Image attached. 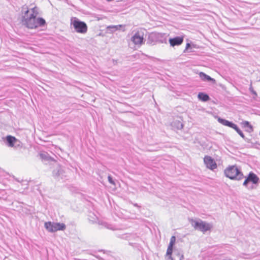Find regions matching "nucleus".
<instances>
[{"instance_id": "f257e3e1", "label": "nucleus", "mask_w": 260, "mask_h": 260, "mask_svg": "<svg viewBox=\"0 0 260 260\" xmlns=\"http://www.w3.org/2000/svg\"><path fill=\"white\" fill-rule=\"evenodd\" d=\"M22 22L28 28H36V17L38 15V8L37 7L28 9L27 6L22 7Z\"/></svg>"}, {"instance_id": "f03ea898", "label": "nucleus", "mask_w": 260, "mask_h": 260, "mask_svg": "<svg viewBox=\"0 0 260 260\" xmlns=\"http://www.w3.org/2000/svg\"><path fill=\"white\" fill-rule=\"evenodd\" d=\"M226 177L232 180H240L244 176L242 172L235 166H230L224 170Z\"/></svg>"}, {"instance_id": "7ed1b4c3", "label": "nucleus", "mask_w": 260, "mask_h": 260, "mask_svg": "<svg viewBox=\"0 0 260 260\" xmlns=\"http://www.w3.org/2000/svg\"><path fill=\"white\" fill-rule=\"evenodd\" d=\"M71 25H73L75 30L78 33L84 34L87 31L88 27L86 23L76 17L71 19Z\"/></svg>"}, {"instance_id": "20e7f679", "label": "nucleus", "mask_w": 260, "mask_h": 260, "mask_svg": "<svg viewBox=\"0 0 260 260\" xmlns=\"http://www.w3.org/2000/svg\"><path fill=\"white\" fill-rule=\"evenodd\" d=\"M191 223L196 230H198L203 233H205L207 231L210 230L212 228V225L211 224L207 223L201 220H192Z\"/></svg>"}, {"instance_id": "39448f33", "label": "nucleus", "mask_w": 260, "mask_h": 260, "mask_svg": "<svg viewBox=\"0 0 260 260\" xmlns=\"http://www.w3.org/2000/svg\"><path fill=\"white\" fill-rule=\"evenodd\" d=\"M131 41L136 45L141 46L145 42L144 32L142 31H138L131 38Z\"/></svg>"}, {"instance_id": "423d86ee", "label": "nucleus", "mask_w": 260, "mask_h": 260, "mask_svg": "<svg viewBox=\"0 0 260 260\" xmlns=\"http://www.w3.org/2000/svg\"><path fill=\"white\" fill-rule=\"evenodd\" d=\"M259 178L257 177V176L253 172H250L248 175V176L246 177L245 180H244L243 185L246 187H248V184L249 182H251L253 184H256L258 183L259 181Z\"/></svg>"}, {"instance_id": "0eeeda50", "label": "nucleus", "mask_w": 260, "mask_h": 260, "mask_svg": "<svg viewBox=\"0 0 260 260\" xmlns=\"http://www.w3.org/2000/svg\"><path fill=\"white\" fill-rule=\"evenodd\" d=\"M204 161L208 169L213 170L217 168V164L214 160L209 156H205L204 158Z\"/></svg>"}, {"instance_id": "6e6552de", "label": "nucleus", "mask_w": 260, "mask_h": 260, "mask_svg": "<svg viewBox=\"0 0 260 260\" xmlns=\"http://www.w3.org/2000/svg\"><path fill=\"white\" fill-rule=\"evenodd\" d=\"M183 36H177L173 38H170L169 42L171 46L174 47L180 45L183 43Z\"/></svg>"}, {"instance_id": "1a4fd4ad", "label": "nucleus", "mask_w": 260, "mask_h": 260, "mask_svg": "<svg viewBox=\"0 0 260 260\" xmlns=\"http://www.w3.org/2000/svg\"><path fill=\"white\" fill-rule=\"evenodd\" d=\"M64 173V171L62 169V168L61 167V166L57 165L56 167L55 168V169L53 171V176L57 178L58 179L59 178H63V174Z\"/></svg>"}, {"instance_id": "9d476101", "label": "nucleus", "mask_w": 260, "mask_h": 260, "mask_svg": "<svg viewBox=\"0 0 260 260\" xmlns=\"http://www.w3.org/2000/svg\"><path fill=\"white\" fill-rule=\"evenodd\" d=\"M54 232L57 231H63L66 229V224L63 223L53 222Z\"/></svg>"}, {"instance_id": "9b49d317", "label": "nucleus", "mask_w": 260, "mask_h": 260, "mask_svg": "<svg viewBox=\"0 0 260 260\" xmlns=\"http://www.w3.org/2000/svg\"><path fill=\"white\" fill-rule=\"evenodd\" d=\"M218 121L220 123L222 124V125L227 126L231 127V128H233L235 124V123H233L231 121H230L229 120H227L226 119H223V118H221L220 117H219L218 118Z\"/></svg>"}, {"instance_id": "f8f14e48", "label": "nucleus", "mask_w": 260, "mask_h": 260, "mask_svg": "<svg viewBox=\"0 0 260 260\" xmlns=\"http://www.w3.org/2000/svg\"><path fill=\"white\" fill-rule=\"evenodd\" d=\"M199 76L200 78L204 81H212L213 82H215V80L214 79L212 78L210 76H208V75L206 74L203 72H200L199 74Z\"/></svg>"}, {"instance_id": "ddd939ff", "label": "nucleus", "mask_w": 260, "mask_h": 260, "mask_svg": "<svg viewBox=\"0 0 260 260\" xmlns=\"http://www.w3.org/2000/svg\"><path fill=\"white\" fill-rule=\"evenodd\" d=\"M6 141L8 146L12 147L14 146V144L17 141V139L13 136H8L6 137Z\"/></svg>"}, {"instance_id": "4468645a", "label": "nucleus", "mask_w": 260, "mask_h": 260, "mask_svg": "<svg viewBox=\"0 0 260 260\" xmlns=\"http://www.w3.org/2000/svg\"><path fill=\"white\" fill-rule=\"evenodd\" d=\"M198 98L200 101L202 102H207L210 100L209 96L204 92H199Z\"/></svg>"}, {"instance_id": "2eb2a0df", "label": "nucleus", "mask_w": 260, "mask_h": 260, "mask_svg": "<svg viewBox=\"0 0 260 260\" xmlns=\"http://www.w3.org/2000/svg\"><path fill=\"white\" fill-rule=\"evenodd\" d=\"M40 156L41 159L45 161L54 160V159L49 156L48 153L46 152L40 153Z\"/></svg>"}, {"instance_id": "dca6fc26", "label": "nucleus", "mask_w": 260, "mask_h": 260, "mask_svg": "<svg viewBox=\"0 0 260 260\" xmlns=\"http://www.w3.org/2000/svg\"><path fill=\"white\" fill-rule=\"evenodd\" d=\"M45 229L50 233H53V222L51 221L46 222L44 224Z\"/></svg>"}, {"instance_id": "f3484780", "label": "nucleus", "mask_w": 260, "mask_h": 260, "mask_svg": "<svg viewBox=\"0 0 260 260\" xmlns=\"http://www.w3.org/2000/svg\"><path fill=\"white\" fill-rule=\"evenodd\" d=\"M36 28H37L40 26H44L46 24V21L43 18L39 17L36 18Z\"/></svg>"}, {"instance_id": "a211bd4d", "label": "nucleus", "mask_w": 260, "mask_h": 260, "mask_svg": "<svg viewBox=\"0 0 260 260\" xmlns=\"http://www.w3.org/2000/svg\"><path fill=\"white\" fill-rule=\"evenodd\" d=\"M173 252V246H168L167 250V255L168 256V259L170 260H174L172 256V254Z\"/></svg>"}, {"instance_id": "6ab92c4d", "label": "nucleus", "mask_w": 260, "mask_h": 260, "mask_svg": "<svg viewBox=\"0 0 260 260\" xmlns=\"http://www.w3.org/2000/svg\"><path fill=\"white\" fill-rule=\"evenodd\" d=\"M103 225L106 228L113 231L117 230L118 229L116 226L107 222L104 223Z\"/></svg>"}, {"instance_id": "aec40b11", "label": "nucleus", "mask_w": 260, "mask_h": 260, "mask_svg": "<svg viewBox=\"0 0 260 260\" xmlns=\"http://www.w3.org/2000/svg\"><path fill=\"white\" fill-rule=\"evenodd\" d=\"M232 128L234 129L242 138H244L245 136L244 134L236 124Z\"/></svg>"}, {"instance_id": "412c9836", "label": "nucleus", "mask_w": 260, "mask_h": 260, "mask_svg": "<svg viewBox=\"0 0 260 260\" xmlns=\"http://www.w3.org/2000/svg\"><path fill=\"white\" fill-rule=\"evenodd\" d=\"M121 27V25H110L107 28L111 30V31H114L118 29H119L120 27Z\"/></svg>"}, {"instance_id": "4be33fe9", "label": "nucleus", "mask_w": 260, "mask_h": 260, "mask_svg": "<svg viewBox=\"0 0 260 260\" xmlns=\"http://www.w3.org/2000/svg\"><path fill=\"white\" fill-rule=\"evenodd\" d=\"M154 36L155 38L159 39L163 38L166 36V34L163 33H155Z\"/></svg>"}, {"instance_id": "5701e85b", "label": "nucleus", "mask_w": 260, "mask_h": 260, "mask_svg": "<svg viewBox=\"0 0 260 260\" xmlns=\"http://www.w3.org/2000/svg\"><path fill=\"white\" fill-rule=\"evenodd\" d=\"M175 240H176V238L175 236H172V237L171 238V239H170V243H169V246H173V245L174 244H175Z\"/></svg>"}, {"instance_id": "b1692460", "label": "nucleus", "mask_w": 260, "mask_h": 260, "mask_svg": "<svg viewBox=\"0 0 260 260\" xmlns=\"http://www.w3.org/2000/svg\"><path fill=\"white\" fill-rule=\"evenodd\" d=\"M174 256H177L179 260H183L184 257H183V255L181 253H176V251L174 252Z\"/></svg>"}, {"instance_id": "393cba45", "label": "nucleus", "mask_w": 260, "mask_h": 260, "mask_svg": "<svg viewBox=\"0 0 260 260\" xmlns=\"http://www.w3.org/2000/svg\"><path fill=\"white\" fill-rule=\"evenodd\" d=\"M243 125L245 127H249L250 129H252V125L250 124V123L248 121H245L243 122Z\"/></svg>"}, {"instance_id": "a878e982", "label": "nucleus", "mask_w": 260, "mask_h": 260, "mask_svg": "<svg viewBox=\"0 0 260 260\" xmlns=\"http://www.w3.org/2000/svg\"><path fill=\"white\" fill-rule=\"evenodd\" d=\"M108 181L109 182V183L111 184H113L114 185L115 184V182L113 179V178L110 175H109L108 177Z\"/></svg>"}, {"instance_id": "bb28decb", "label": "nucleus", "mask_w": 260, "mask_h": 260, "mask_svg": "<svg viewBox=\"0 0 260 260\" xmlns=\"http://www.w3.org/2000/svg\"><path fill=\"white\" fill-rule=\"evenodd\" d=\"M190 48H191V45L190 43H187L186 45V47L185 50H184V52L187 51Z\"/></svg>"}, {"instance_id": "cd10ccee", "label": "nucleus", "mask_w": 260, "mask_h": 260, "mask_svg": "<svg viewBox=\"0 0 260 260\" xmlns=\"http://www.w3.org/2000/svg\"><path fill=\"white\" fill-rule=\"evenodd\" d=\"M183 127V124L181 123L180 121L177 122V128L178 129H182Z\"/></svg>"}, {"instance_id": "c85d7f7f", "label": "nucleus", "mask_w": 260, "mask_h": 260, "mask_svg": "<svg viewBox=\"0 0 260 260\" xmlns=\"http://www.w3.org/2000/svg\"><path fill=\"white\" fill-rule=\"evenodd\" d=\"M249 90H250V91H251V92L253 94H254V95H257V94H256V91H254V90H253V89L252 88V87H250L249 88Z\"/></svg>"}, {"instance_id": "c756f323", "label": "nucleus", "mask_w": 260, "mask_h": 260, "mask_svg": "<svg viewBox=\"0 0 260 260\" xmlns=\"http://www.w3.org/2000/svg\"><path fill=\"white\" fill-rule=\"evenodd\" d=\"M160 41L162 43L163 42V41L162 40H160Z\"/></svg>"}]
</instances>
